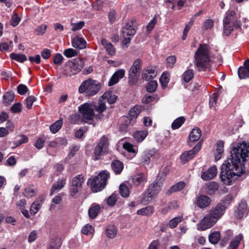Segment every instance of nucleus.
<instances>
[{
    "label": "nucleus",
    "instance_id": "1",
    "mask_svg": "<svg viewBox=\"0 0 249 249\" xmlns=\"http://www.w3.org/2000/svg\"><path fill=\"white\" fill-rule=\"evenodd\" d=\"M249 155V145L245 142L237 143L231 152L230 158L221 167L220 178L222 182L229 185L234 176H240L245 169L244 162Z\"/></svg>",
    "mask_w": 249,
    "mask_h": 249
},
{
    "label": "nucleus",
    "instance_id": "2",
    "mask_svg": "<svg viewBox=\"0 0 249 249\" xmlns=\"http://www.w3.org/2000/svg\"><path fill=\"white\" fill-rule=\"evenodd\" d=\"M211 47L207 44H200L194 55V65L199 71H205L211 67Z\"/></svg>",
    "mask_w": 249,
    "mask_h": 249
},
{
    "label": "nucleus",
    "instance_id": "3",
    "mask_svg": "<svg viewBox=\"0 0 249 249\" xmlns=\"http://www.w3.org/2000/svg\"><path fill=\"white\" fill-rule=\"evenodd\" d=\"M226 210L225 205L218 204L213 207L209 213L206 215L197 225L198 230L202 231L213 226L218 220L224 214Z\"/></svg>",
    "mask_w": 249,
    "mask_h": 249
},
{
    "label": "nucleus",
    "instance_id": "4",
    "mask_svg": "<svg viewBox=\"0 0 249 249\" xmlns=\"http://www.w3.org/2000/svg\"><path fill=\"white\" fill-rule=\"evenodd\" d=\"M223 33L226 36H229L233 30V27L239 28L241 26V22L237 20L235 11L233 10L228 11L223 19Z\"/></svg>",
    "mask_w": 249,
    "mask_h": 249
},
{
    "label": "nucleus",
    "instance_id": "5",
    "mask_svg": "<svg viewBox=\"0 0 249 249\" xmlns=\"http://www.w3.org/2000/svg\"><path fill=\"white\" fill-rule=\"evenodd\" d=\"M108 177V172L107 171H103L97 176L92 178H89L88 183L90 184L93 192H98L102 191L105 187Z\"/></svg>",
    "mask_w": 249,
    "mask_h": 249
},
{
    "label": "nucleus",
    "instance_id": "6",
    "mask_svg": "<svg viewBox=\"0 0 249 249\" xmlns=\"http://www.w3.org/2000/svg\"><path fill=\"white\" fill-rule=\"evenodd\" d=\"M100 89L98 81L89 79L82 83L79 88L80 93H85L86 96H91L95 95Z\"/></svg>",
    "mask_w": 249,
    "mask_h": 249
},
{
    "label": "nucleus",
    "instance_id": "7",
    "mask_svg": "<svg viewBox=\"0 0 249 249\" xmlns=\"http://www.w3.org/2000/svg\"><path fill=\"white\" fill-rule=\"evenodd\" d=\"M84 65V61L80 58H76L66 63L64 72L67 76H71L78 73Z\"/></svg>",
    "mask_w": 249,
    "mask_h": 249
},
{
    "label": "nucleus",
    "instance_id": "8",
    "mask_svg": "<svg viewBox=\"0 0 249 249\" xmlns=\"http://www.w3.org/2000/svg\"><path fill=\"white\" fill-rule=\"evenodd\" d=\"M94 105L92 103H86L78 107V111L82 120L85 123L92 120L95 116L94 113Z\"/></svg>",
    "mask_w": 249,
    "mask_h": 249
},
{
    "label": "nucleus",
    "instance_id": "9",
    "mask_svg": "<svg viewBox=\"0 0 249 249\" xmlns=\"http://www.w3.org/2000/svg\"><path fill=\"white\" fill-rule=\"evenodd\" d=\"M108 145L109 141L107 137L105 135L103 136L94 148L92 159L94 160H99L101 156L105 154L108 150Z\"/></svg>",
    "mask_w": 249,
    "mask_h": 249
},
{
    "label": "nucleus",
    "instance_id": "10",
    "mask_svg": "<svg viewBox=\"0 0 249 249\" xmlns=\"http://www.w3.org/2000/svg\"><path fill=\"white\" fill-rule=\"evenodd\" d=\"M142 67V62L140 59H136L130 67L129 71L128 81L131 85H135L138 81Z\"/></svg>",
    "mask_w": 249,
    "mask_h": 249
},
{
    "label": "nucleus",
    "instance_id": "11",
    "mask_svg": "<svg viewBox=\"0 0 249 249\" xmlns=\"http://www.w3.org/2000/svg\"><path fill=\"white\" fill-rule=\"evenodd\" d=\"M161 185L158 181L154 182L147 189V191L144 195L142 201L148 202L156 196L160 191Z\"/></svg>",
    "mask_w": 249,
    "mask_h": 249
},
{
    "label": "nucleus",
    "instance_id": "12",
    "mask_svg": "<svg viewBox=\"0 0 249 249\" xmlns=\"http://www.w3.org/2000/svg\"><path fill=\"white\" fill-rule=\"evenodd\" d=\"M84 181V177L82 175H77L73 178L71 187V194L72 197H75L77 193L81 190Z\"/></svg>",
    "mask_w": 249,
    "mask_h": 249
},
{
    "label": "nucleus",
    "instance_id": "13",
    "mask_svg": "<svg viewBox=\"0 0 249 249\" xmlns=\"http://www.w3.org/2000/svg\"><path fill=\"white\" fill-rule=\"evenodd\" d=\"M201 147V144L199 142L193 149L183 153L180 157V160L182 163L184 164L188 160L193 158L196 154L200 150Z\"/></svg>",
    "mask_w": 249,
    "mask_h": 249
},
{
    "label": "nucleus",
    "instance_id": "14",
    "mask_svg": "<svg viewBox=\"0 0 249 249\" xmlns=\"http://www.w3.org/2000/svg\"><path fill=\"white\" fill-rule=\"evenodd\" d=\"M248 212L247 202L245 201H241L235 211L234 215L237 218L241 219L245 214L247 215Z\"/></svg>",
    "mask_w": 249,
    "mask_h": 249
},
{
    "label": "nucleus",
    "instance_id": "15",
    "mask_svg": "<svg viewBox=\"0 0 249 249\" xmlns=\"http://www.w3.org/2000/svg\"><path fill=\"white\" fill-rule=\"evenodd\" d=\"M238 75L240 79L249 77V59L244 62V66L238 68Z\"/></svg>",
    "mask_w": 249,
    "mask_h": 249
},
{
    "label": "nucleus",
    "instance_id": "16",
    "mask_svg": "<svg viewBox=\"0 0 249 249\" xmlns=\"http://www.w3.org/2000/svg\"><path fill=\"white\" fill-rule=\"evenodd\" d=\"M157 72L154 68L148 67L143 70L142 72V78L146 81L154 79L157 75Z\"/></svg>",
    "mask_w": 249,
    "mask_h": 249
},
{
    "label": "nucleus",
    "instance_id": "17",
    "mask_svg": "<svg viewBox=\"0 0 249 249\" xmlns=\"http://www.w3.org/2000/svg\"><path fill=\"white\" fill-rule=\"evenodd\" d=\"M124 74L125 71L123 69H120L116 71L108 82V86H111L117 84L119 82V79L124 77Z\"/></svg>",
    "mask_w": 249,
    "mask_h": 249
},
{
    "label": "nucleus",
    "instance_id": "18",
    "mask_svg": "<svg viewBox=\"0 0 249 249\" xmlns=\"http://www.w3.org/2000/svg\"><path fill=\"white\" fill-rule=\"evenodd\" d=\"M217 174V168L215 166L210 167L207 171L204 172L201 175V178L203 180H209L213 179Z\"/></svg>",
    "mask_w": 249,
    "mask_h": 249
},
{
    "label": "nucleus",
    "instance_id": "19",
    "mask_svg": "<svg viewBox=\"0 0 249 249\" xmlns=\"http://www.w3.org/2000/svg\"><path fill=\"white\" fill-rule=\"evenodd\" d=\"M211 200L207 196L200 195L197 199V206L201 209L206 208L211 204Z\"/></svg>",
    "mask_w": 249,
    "mask_h": 249
},
{
    "label": "nucleus",
    "instance_id": "20",
    "mask_svg": "<svg viewBox=\"0 0 249 249\" xmlns=\"http://www.w3.org/2000/svg\"><path fill=\"white\" fill-rule=\"evenodd\" d=\"M133 23L129 22L125 24L122 30V32L123 36H133L136 33V30L134 27H132Z\"/></svg>",
    "mask_w": 249,
    "mask_h": 249
},
{
    "label": "nucleus",
    "instance_id": "21",
    "mask_svg": "<svg viewBox=\"0 0 249 249\" xmlns=\"http://www.w3.org/2000/svg\"><path fill=\"white\" fill-rule=\"evenodd\" d=\"M147 180L146 176L142 173L133 176L132 178V181L136 186L143 185Z\"/></svg>",
    "mask_w": 249,
    "mask_h": 249
},
{
    "label": "nucleus",
    "instance_id": "22",
    "mask_svg": "<svg viewBox=\"0 0 249 249\" xmlns=\"http://www.w3.org/2000/svg\"><path fill=\"white\" fill-rule=\"evenodd\" d=\"M66 180V179L64 178L58 179L57 181L55 182L52 187L51 195H53L55 192L60 190L65 185Z\"/></svg>",
    "mask_w": 249,
    "mask_h": 249
},
{
    "label": "nucleus",
    "instance_id": "23",
    "mask_svg": "<svg viewBox=\"0 0 249 249\" xmlns=\"http://www.w3.org/2000/svg\"><path fill=\"white\" fill-rule=\"evenodd\" d=\"M101 42L109 55L111 56L115 55V49L111 43L108 42L107 40L105 38H103Z\"/></svg>",
    "mask_w": 249,
    "mask_h": 249
},
{
    "label": "nucleus",
    "instance_id": "24",
    "mask_svg": "<svg viewBox=\"0 0 249 249\" xmlns=\"http://www.w3.org/2000/svg\"><path fill=\"white\" fill-rule=\"evenodd\" d=\"M72 45L75 48L83 49L86 47V42L83 38L77 36L72 40Z\"/></svg>",
    "mask_w": 249,
    "mask_h": 249
},
{
    "label": "nucleus",
    "instance_id": "25",
    "mask_svg": "<svg viewBox=\"0 0 249 249\" xmlns=\"http://www.w3.org/2000/svg\"><path fill=\"white\" fill-rule=\"evenodd\" d=\"M43 203V197H39L31 205L30 208V213L31 214H36L41 208Z\"/></svg>",
    "mask_w": 249,
    "mask_h": 249
},
{
    "label": "nucleus",
    "instance_id": "26",
    "mask_svg": "<svg viewBox=\"0 0 249 249\" xmlns=\"http://www.w3.org/2000/svg\"><path fill=\"white\" fill-rule=\"evenodd\" d=\"M101 207L100 205L93 203L89 210V215L91 219L95 218L98 214Z\"/></svg>",
    "mask_w": 249,
    "mask_h": 249
},
{
    "label": "nucleus",
    "instance_id": "27",
    "mask_svg": "<svg viewBox=\"0 0 249 249\" xmlns=\"http://www.w3.org/2000/svg\"><path fill=\"white\" fill-rule=\"evenodd\" d=\"M117 230L113 225H108L106 228L105 233L109 238H113L117 235Z\"/></svg>",
    "mask_w": 249,
    "mask_h": 249
},
{
    "label": "nucleus",
    "instance_id": "28",
    "mask_svg": "<svg viewBox=\"0 0 249 249\" xmlns=\"http://www.w3.org/2000/svg\"><path fill=\"white\" fill-rule=\"evenodd\" d=\"M111 168L116 174H120L123 168L124 164L123 162L119 160H115L111 163Z\"/></svg>",
    "mask_w": 249,
    "mask_h": 249
},
{
    "label": "nucleus",
    "instance_id": "29",
    "mask_svg": "<svg viewBox=\"0 0 249 249\" xmlns=\"http://www.w3.org/2000/svg\"><path fill=\"white\" fill-rule=\"evenodd\" d=\"M142 110V107L140 106L136 105L132 108L128 114V118L132 120L136 119Z\"/></svg>",
    "mask_w": 249,
    "mask_h": 249
},
{
    "label": "nucleus",
    "instance_id": "30",
    "mask_svg": "<svg viewBox=\"0 0 249 249\" xmlns=\"http://www.w3.org/2000/svg\"><path fill=\"white\" fill-rule=\"evenodd\" d=\"M94 108L95 110L98 112L100 114L96 116V118L102 119L103 115L101 113L106 109V106L105 105V102L104 101L100 100L98 105H94Z\"/></svg>",
    "mask_w": 249,
    "mask_h": 249
},
{
    "label": "nucleus",
    "instance_id": "31",
    "mask_svg": "<svg viewBox=\"0 0 249 249\" xmlns=\"http://www.w3.org/2000/svg\"><path fill=\"white\" fill-rule=\"evenodd\" d=\"M154 210L153 207L151 206H148L146 207L138 210L137 212V214L138 215L148 216L152 215L154 213Z\"/></svg>",
    "mask_w": 249,
    "mask_h": 249
},
{
    "label": "nucleus",
    "instance_id": "32",
    "mask_svg": "<svg viewBox=\"0 0 249 249\" xmlns=\"http://www.w3.org/2000/svg\"><path fill=\"white\" fill-rule=\"evenodd\" d=\"M243 238V236L242 234H239L237 235L233 239H232L229 246L228 249H236L240 243L241 240Z\"/></svg>",
    "mask_w": 249,
    "mask_h": 249
},
{
    "label": "nucleus",
    "instance_id": "33",
    "mask_svg": "<svg viewBox=\"0 0 249 249\" xmlns=\"http://www.w3.org/2000/svg\"><path fill=\"white\" fill-rule=\"evenodd\" d=\"M102 97L105 102H107L110 104H114L117 99V96L110 91L106 92Z\"/></svg>",
    "mask_w": 249,
    "mask_h": 249
},
{
    "label": "nucleus",
    "instance_id": "34",
    "mask_svg": "<svg viewBox=\"0 0 249 249\" xmlns=\"http://www.w3.org/2000/svg\"><path fill=\"white\" fill-rule=\"evenodd\" d=\"M147 134V131L143 130L135 132L133 134V136L137 142H141L146 138Z\"/></svg>",
    "mask_w": 249,
    "mask_h": 249
},
{
    "label": "nucleus",
    "instance_id": "35",
    "mask_svg": "<svg viewBox=\"0 0 249 249\" xmlns=\"http://www.w3.org/2000/svg\"><path fill=\"white\" fill-rule=\"evenodd\" d=\"M36 193V189L34 188L33 185H30L24 189L23 196L26 197L30 198L35 196Z\"/></svg>",
    "mask_w": 249,
    "mask_h": 249
},
{
    "label": "nucleus",
    "instance_id": "36",
    "mask_svg": "<svg viewBox=\"0 0 249 249\" xmlns=\"http://www.w3.org/2000/svg\"><path fill=\"white\" fill-rule=\"evenodd\" d=\"M201 135V130L198 128L193 129L190 134V140L192 142L197 141Z\"/></svg>",
    "mask_w": 249,
    "mask_h": 249
},
{
    "label": "nucleus",
    "instance_id": "37",
    "mask_svg": "<svg viewBox=\"0 0 249 249\" xmlns=\"http://www.w3.org/2000/svg\"><path fill=\"white\" fill-rule=\"evenodd\" d=\"M63 124V119L60 118L58 120L56 121L54 124L50 126V130L52 133L55 134L61 128Z\"/></svg>",
    "mask_w": 249,
    "mask_h": 249
},
{
    "label": "nucleus",
    "instance_id": "38",
    "mask_svg": "<svg viewBox=\"0 0 249 249\" xmlns=\"http://www.w3.org/2000/svg\"><path fill=\"white\" fill-rule=\"evenodd\" d=\"M185 121V118L181 116L178 117L174 121L171 125V127L173 129H177L179 128L184 124Z\"/></svg>",
    "mask_w": 249,
    "mask_h": 249
},
{
    "label": "nucleus",
    "instance_id": "39",
    "mask_svg": "<svg viewBox=\"0 0 249 249\" xmlns=\"http://www.w3.org/2000/svg\"><path fill=\"white\" fill-rule=\"evenodd\" d=\"M224 142L222 141H219L217 143L216 154L215 155V160H219L222 156V154L224 151Z\"/></svg>",
    "mask_w": 249,
    "mask_h": 249
},
{
    "label": "nucleus",
    "instance_id": "40",
    "mask_svg": "<svg viewBox=\"0 0 249 249\" xmlns=\"http://www.w3.org/2000/svg\"><path fill=\"white\" fill-rule=\"evenodd\" d=\"M220 234L218 231L211 233L209 236L210 242L213 244L217 243L220 239Z\"/></svg>",
    "mask_w": 249,
    "mask_h": 249
},
{
    "label": "nucleus",
    "instance_id": "41",
    "mask_svg": "<svg viewBox=\"0 0 249 249\" xmlns=\"http://www.w3.org/2000/svg\"><path fill=\"white\" fill-rule=\"evenodd\" d=\"M185 186V183L183 181L179 182L172 186L168 190L170 193L181 190Z\"/></svg>",
    "mask_w": 249,
    "mask_h": 249
},
{
    "label": "nucleus",
    "instance_id": "42",
    "mask_svg": "<svg viewBox=\"0 0 249 249\" xmlns=\"http://www.w3.org/2000/svg\"><path fill=\"white\" fill-rule=\"evenodd\" d=\"M10 57L12 59L15 60L20 63H23L27 60L26 56L24 54H17L12 53L10 55Z\"/></svg>",
    "mask_w": 249,
    "mask_h": 249
},
{
    "label": "nucleus",
    "instance_id": "43",
    "mask_svg": "<svg viewBox=\"0 0 249 249\" xmlns=\"http://www.w3.org/2000/svg\"><path fill=\"white\" fill-rule=\"evenodd\" d=\"M183 220V216H178L177 217H176L172 219H171L168 224V226L170 227V228H174L177 227L178 224L182 221Z\"/></svg>",
    "mask_w": 249,
    "mask_h": 249
},
{
    "label": "nucleus",
    "instance_id": "44",
    "mask_svg": "<svg viewBox=\"0 0 249 249\" xmlns=\"http://www.w3.org/2000/svg\"><path fill=\"white\" fill-rule=\"evenodd\" d=\"M155 151L152 150L144 151L142 159V161L148 163L149 162L150 158L153 157L155 155Z\"/></svg>",
    "mask_w": 249,
    "mask_h": 249
},
{
    "label": "nucleus",
    "instance_id": "45",
    "mask_svg": "<svg viewBox=\"0 0 249 249\" xmlns=\"http://www.w3.org/2000/svg\"><path fill=\"white\" fill-rule=\"evenodd\" d=\"M219 95L217 93H213L210 97L209 106L210 108L215 109V105L216 104Z\"/></svg>",
    "mask_w": 249,
    "mask_h": 249
},
{
    "label": "nucleus",
    "instance_id": "46",
    "mask_svg": "<svg viewBox=\"0 0 249 249\" xmlns=\"http://www.w3.org/2000/svg\"><path fill=\"white\" fill-rule=\"evenodd\" d=\"M194 76V71L192 69H188L183 73V79L185 82H189Z\"/></svg>",
    "mask_w": 249,
    "mask_h": 249
},
{
    "label": "nucleus",
    "instance_id": "47",
    "mask_svg": "<svg viewBox=\"0 0 249 249\" xmlns=\"http://www.w3.org/2000/svg\"><path fill=\"white\" fill-rule=\"evenodd\" d=\"M160 82L163 88H165L169 82V74L163 72L160 79Z\"/></svg>",
    "mask_w": 249,
    "mask_h": 249
},
{
    "label": "nucleus",
    "instance_id": "48",
    "mask_svg": "<svg viewBox=\"0 0 249 249\" xmlns=\"http://www.w3.org/2000/svg\"><path fill=\"white\" fill-rule=\"evenodd\" d=\"M14 98L15 94L13 91H12L6 92L3 95L4 102L7 104H9L11 102L14 101Z\"/></svg>",
    "mask_w": 249,
    "mask_h": 249
},
{
    "label": "nucleus",
    "instance_id": "49",
    "mask_svg": "<svg viewBox=\"0 0 249 249\" xmlns=\"http://www.w3.org/2000/svg\"><path fill=\"white\" fill-rule=\"evenodd\" d=\"M158 87V83L155 80H151L149 82L148 85L146 87V90L149 92H153L157 89Z\"/></svg>",
    "mask_w": 249,
    "mask_h": 249
},
{
    "label": "nucleus",
    "instance_id": "50",
    "mask_svg": "<svg viewBox=\"0 0 249 249\" xmlns=\"http://www.w3.org/2000/svg\"><path fill=\"white\" fill-rule=\"evenodd\" d=\"M120 193L121 195L124 197H127L129 195V191L128 187L124 184H122L120 186Z\"/></svg>",
    "mask_w": 249,
    "mask_h": 249
},
{
    "label": "nucleus",
    "instance_id": "51",
    "mask_svg": "<svg viewBox=\"0 0 249 249\" xmlns=\"http://www.w3.org/2000/svg\"><path fill=\"white\" fill-rule=\"evenodd\" d=\"M166 61L167 68L172 69L173 68L174 64L176 62V57L174 55L170 56L166 59Z\"/></svg>",
    "mask_w": 249,
    "mask_h": 249
},
{
    "label": "nucleus",
    "instance_id": "52",
    "mask_svg": "<svg viewBox=\"0 0 249 249\" xmlns=\"http://www.w3.org/2000/svg\"><path fill=\"white\" fill-rule=\"evenodd\" d=\"M63 53L67 57H71L77 55V51L74 49L69 48L65 50Z\"/></svg>",
    "mask_w": 249,
    "mask_h": 249
},
{
    "label": "nucleus",
    "instance_id": "53",
    "mask_svg": "<svg viewBox=\"0 0 249 249\" xmlns=\"http://www.w3.org/2000/svg\"><path fill=\"white\" fill-rule=\"evenodd\" d=\"M71 25L72 26L71 28L72 31L75 32L81 29L84 26L85 22L80 21L78 23H71Z\"/></svg>",
    "mask_w": 249,
    "mask_h": 249
},
{
    "label": "nucleus",
    "instance_id": "54",
    "mask_svg": "<svg viewBox=\"0 0 249 249\" xmlns=\"http://www.w3.org/2000/svg\"><path fill=\"white\" fill-rule=\"evenodd\" d=\"M47 28V26L46 25L42 24L37 27L35 32L37 35H42L45 33Z\"/></svg>",
    "mask_w": 249,
    "mask_h": 249
},
{
    "label": "nucleus",
    "instance_id": "55",
    "mask_svg": "<svg viewBox=\"0 0 249 249\" xmlns=\"http://www.w3.org/2000/svg\"><path fill=\"white\" fill-rule=\"evenodd\" d=\"M117 200V195L113 193L107 199V203L110 206H114Z\"/></svg>",
    "mask_w": 249,
    "mask_h": 249
},
{
    "label": "nucleus",
    "instance_id": "56",
    "mask_svg": "<svg viewBox=\"0 0 249 249\" xmlns=\"http://www.w3.org/2000/svg\"><path fill=\"white\" fill-rule=\"evenodd\" d=\"M93 231L94 230L92 227L89 224L86 225L82 229V232L85 235L92 233Z\"/></svg>",
    "mask_w": 249,
    "mask_h": 249
},
{
    "label": "nucleus",
    "instance_id": "57",
    "mask_svg": "<svg viewBox=\"0 0 249 249\" xmlns=\"http://www.w3.org/2000/svg\"><path fill=\"white\" fill-rule=\"evenodd\" d=\"M11 110L15 113H18L22 110V105L20 103L14 104L11 107Z\"/></svg>",
    "mask_w": 249,
    "mask_h": 249
},
{
    "label": "nucleus",
    "instance_id": "58",
    "mask_svg": "<svg viewBox=\"0 0 249 249\" xmlns=\"http://www.w3.org/2000/svg\"><path fill=\"white\" fill-rule=\"evenodd\" d=\"M28 90L27 87L23 84H19L17 87V91L20 95H24Z\"/></svg>",
    "mask_w": 249,
    "mask_h": 249
},
{
    "label": "nucleus",
    "instance_id": "59",
    "mask_svg": "<svg viewBox=\"0 0 249 249\" xmlns=\"http://www.w3.org/2000/svg\"><path fill=\"white\" fill-rule=\"evenodd\" d=\"M28 141V138L25 135L19 136L17 137L15 143L17 145H19L22 143H26Z\"/></svg>",
    "mask_w": 249,
    "mask_h": 249
},
{
    "label": "nucleus",
    "instance_id": "60",
    "mask_svg": "<svg viewBox=\"0 0 249 249\" xmlns=\"http://www.w3.org/2000/svg\"><path fill=\"white\" fill-rule=\"evenodd\" d=\"M38 237L37 231L36 230L32 231L28 236V241L29 243L34 242Z\"/></svg>",
    "mask_w": 249,
    "mask_h": 249
},
{
    "label": "nucleus",
    "instance_id": "61",
    "mask_svg": "<svg viewBox=\"0 0 249 249\" xmlns=\"http://www.w3.org/2000/svg\"><path fill=\"white\" fill-rule=\"evenodd\" d=\"M80 118H81V117L80 114H78L77 113H74L73 114H72L70 116V123L73 124H78Z\"/></svg>",
    "mask_w": 249,
    "mask_h": 249
},
{
    "label": "nucleus",
    "instance_id": "62",
    "mask_svg": "<svg viewBox=\"0 0 249 249\" xmlns=\"http://www.w3.org/2000/svg\"><path fill=\"white\" fill-rule=\"evenodd\" d=\"M36 100V98L34 96H30L26 98V107L28 109L31 108L34 102Z\"/></svg>",
    "mask_w": 249,
    "mask_h": 249
},
{
    "label": "nucleus",
    "instance_id": "63",
    "mask_svg": "<svg viewBox=\"0 0 249 249\" xmlns=\"http://www.w3.org/2000/svg\"><path fill=\"white\" fill-rule=\"evenodd\" d=\"M63 59V57L62 55L60 53H57L54 56L53 62L55 64L60 65L62 62Z\"/></svg>",
    "mask_w": 249,
    "mask_h": 249
},
{
    "label": "nucleus",
    "instance_id": "64",
    "mask_svg": "<svg viewBox=\"0 0 249 249\" xmlns=\"http://www.w3.org/2000/svg\"><path fill=\"white\" fill-rule=\"evenodd\" d=\"M233 232L229 230L226 231L224 233V236L223 238L222 242L224 244L226 243L231 238Z\"/></svg>",
    "mask_w": 249,
    "mask_h": 249
}]
</instances>
